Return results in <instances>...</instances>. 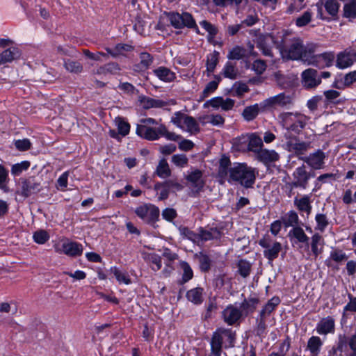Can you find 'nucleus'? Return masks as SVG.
<instances>
[{
    "mask_svg": "<svg viewBox=\"0 0 356 356\" xmlns=\"http://www.w3.org/2000/svg\"><path fill=\"white\" fill-rule=\"evenodd\" d=\"M280 124L286 130L282 140L284 149L299 154H304L311 148L310 143L303 142L296 137H292L291 133L299 134L306 127L310 118L299 112H284L278 116Z\"/></svg>",
    "mask_w": 356,
    "mask_h": 356,
    "instance_id": "obj_1",
    "label": "nucleus"
},
{
    "mask_svg": "<svg viewBox=\"0 0 356 356\" xmlns=\"http://www.w3.org/2000/svg\"><path fill=\"white\" fill-rule=\"evenodd\" d=\"M216 178L220 184L225 180L236 182L245 188H250L255 183L258 171L245 163H235L231 166L229 157H220L218 161Z\"/></svg>",
    "mask_w": 356,
    "mask_h": 356,
    "instance_id": "obj_2",
    "label": "nucleus"
},
{
    "mask_svg": "<svg viewBox=\"0 0 356 356\" xmlns=\"http://www.w3.org/2000/svg\"><path fill=\"white\" fill-rule=\"evenodd\" d=\"M136 132L138 136L147 140H156L161 137L172 141L180 138V136L168 131L164 124L152 118L141 119L140 124H137Z\"/></svg>",
    "mask_w": 356,
    "mask_h": 356,
    "instance_id": "obj_3",
    "label": "nucleus"
},
{
    "mask_svg": "<svg viewBox=\"0 0 356 356\" xmlns=\"http://www.w3.org/2000/svg\"><path fill=\"white\" fill-rule=\"evenodd\" d=\"M235 339V332L231 329L218 328L213 332L210 340L211 353L209 356H221L222 348L234 347Z\"/></svg>",
    "mask_w": 356,
    "mask_h": 356,
    "instance_id": "obj_4",
    "label": "nucleus"
},
{
    "mask_svg": "<svg viewBox=\"0 0 356 356\" xmlns=\"http://www.w3.org/2000/svg\"><path fill=\"white\" fill-rule=\"evenodd\" d=\"M317 17L325 21H330L338 16L340 4L337 0H319L316 3Z\"/></svg>",
    "mask_w": 356,
    "mask_h": 356,
    "instance_id": "obj_5",
    "label": "nucleus"
},
{
    "mask_svg": "<svg viewBox=\"0 0 356 356\" xmlns=\"http://www.w3.org/2000/svg\"><path fill=\"white\" fill-rule=\"evenodd\" d=\"M283 58L291 60H301L308 58L309 54L304 47L303 42L300 38H293L291 40L289 46L282 50Z\"/></svg>",
    "mask_w": 356,
    "mask_h": 356,
    "instance_id": "obj_6",
    "label": "nucleus"
},
{
    "mask_svg": "<svg viewBox=\"0 0 356 356\" xmlns=\"http://www.w3.org/2000/svg\"><path fill=\"white\" fill-rule=\"evenodd\" d=\"M244 143H248L246 151L257 154V156H278L274 151L264 149L262 139L257 133H252L242 138Z\"/></svg>",
    "mask_w": 356,
    "mask_h": 356,
    "instance_id": "obj_7",
    "label": "nucleus"
},
{
    "mask_svg": "<svg viewBox=\"0 0 356 356\" xmlns=\"http://www.w3.org/2000/svg\"><path fill=\"white\" fill-rule=\"evenodd\" d=\"M259 245L262 247L264 250V256L268 261H273L278 257L282 250V244L274 240L269 235H264L259 241Z\"/></svg>",
    "mask_w": 356,
    "mask_h": 356,
    "instance_id": "obj_8",
    "label": "nucleus"
},
{
    "mask_svg": "<svg viewBox=\"0 0 356 356\" xmlns=\"http://www.w3.org/2000/svg\"><path fill=\"white\" fill-rule=\"evenodd\" d=\"M168 18L172 26L176 29L184 27L197 28L196 22L192 15L187 12L179 13L170 12L168 14Z\"/></svg>",
    "mask_w": 356,
    "mask_h": 356,
    "instance_id": "obj_9",
    "label": "nucleus"
},
{
    "mask_svg": "<svg viewBox=\"0 0 356 356\" xmlns=\"http://www.w3.org/2000/svg\"><path fill=\"white\" fill-rule=\"evenodd\" d=\"M336 346L343 356H356V338L346 334L338 335Z\"/></svg>",
    "mask_w": 356,
    "mask_h": 356,
    "instance_id": "obj_10",
    "label": "nucleus"
},
{
    "mask_svg": "<svg viewBox=\"0 0 356 356\" xmlns=\"http://www.w3.org/2000/svg\"><path fill=\"white\" fill-rule=\"evenodd\" d=\"M334 58V54L331 51L316 55H311L309 53L308 58H304V63L321 69L332 66Z\"/></svg>",
    "mask_w": 356,
    "mask_h": 356,
    "instance_id": "obj_11",
    "label": "nucleus"
},
{
    "mask_svg": "<svg viewBox=\"0 0 356 356\" xmlns=\"http://www.w3.org/2000/svg\"><path fill=\"white\" fill-rule=\"evenodd\" d=\"M55 252L65 254L70 257L80 256L83 252V246L81 243L74 241H65L54 245Z\"/></svg>",
    "mask_w": 356,
    "mask_h": 356,
    "instance_id": "obj_12",
    "label": "nucleus"
},
{
    "mask_svg": "<svg viewBox=\"0 0 356 356\" xmlns=\"http://www.w3.org/2000/svg\"><path fill=\"white\" fill-rule=\"evenodd\" d=\"M136 214L147 222L156 221L159 216V209L151 204H144L138 207L135 210Z\"/></svg>",
    "mask_w": 356,
    "mask_h": 356,
    "instance_id": "obj_13",
    "label": "nucleus"
},
{
    "mask_svg": "<svg viewBox=\"0 0 356 356\" xmlns=\"http://www.w3.org/2000/svg\"><path fill=\"white\" fill-rule=\"evenodd\" d=\"M302 85L307 90H314L321 83L318 72L313 68H308L301 74Z\"/></svg>",
    "mask_w": 356,
    "mask_h": 356,
    "instance_id": "obj_14",
    "label": "nucleus"
},
{
    "mask_svg": "<svg viewBox=\"0 0 356 356\" xmlns=\"http://www.w3.org/2000/svg\"><path fill=\"white\" fill-rule=\"evenodd\" d=\"M292 104V97L284 92L270 97L263 101L260 106L262 108L284 107Z\"/></svg>",
    "mask_w": 356,
    "mask_h": 356,
    "instance_id": "obj_15",
    "label": "nucleus"
},
{
    "mask_svg": "<svg viewBox=\"0 0 356 356\" xmlns=\"http://www.w3.org/2000/svg\"><path fill=\"white\" fill-rule=\"evenodd\" d=\"M188 187L194 193H199L204 187L205 181L201 170L195 169L188 172L186 177Z\"/></svg>",
    "mask_w": 356,
    "mask_h": 356,
    "instance_id": "obj_16",
    "label": "nucleus"
},
{
    "mask_svg": "<svg viewBox=\"0 0 356 356\" xmlns=\"http://www.w3.org/2000/svg\"><path fill=\"white\" fill-rule=\"evenodd\" d=\"M21 195L25 197L40 191V181L35 177H30L21 181Z\"/></svg>",
    "mask_w": 356,
    "mask_h": 356,
    "instance_id": "obj_17",
    "label": "nucleus"
},
{
    "mask_svg": "<svg viewBox=\"0 0 356 356\" xmlns=\"http://www.w3.org/2000/svg\"><path fill=\"white\" fill-rule=\"evenodd\" d=\"M294 181L289 184L291 188H306L310 175L305 170V166L298 168L293 173Z\"/></svg>",
    "mask_w": 356,
    "mask_h": 356,
    "instance_id": "obj_18",
    "label": "nucleus"
},
{
    "mask_svg": "<svg viewBox=\"0 0 356 356\" xmlns=\"http://www.w3.org/2000/svg\"><path fill=\"white\" fill-rule=\"evenodd\" d=\"M241 316V310L232 305H228L222 312L224 321L229 325L235 324Z\"/></svg>",
    "mask_w": 356,
    "mask_h": 356,
    "instance_id": "obj_19",
    "label": "nucleus"
},
{
    "mask_svg": "<svg viewBox=\"0 0 356 356\" xmlns=\"http://www.w3.org/2000/svg\"><path fill=\"white\" fill-rule=\"evenodd\" d=\"M197 236L199 244L200 242L220 238L221 236V232L216 227L204 229L200 227L198 229Z\"/></svg>",
    "mask_w": 356,
    "mask_h": 356,
    "instance_id": "obj_20",
    "label": "nucleus"
},
{
    "mask_svg": "<svg viewBox=\"0 0 356 356\" xmlns=\"http://www.w3.org/2000/svg\"><path fill=\"white\" fill-rule=\"evenodd\" d=\"M316 330L317 333L321 335L334 333L335 330V323L334 318L331 316L323 318L316 325Z\"/></svg>",
    "mask_w": 356,
    "mask_h": 356,
    "instance_id": "obj_21",
    "label": "nucleus"
},
{
    "mask_svg": "<svg viewBox=\"0 0 356 356\" xmlns=\"http://www.w3.org/2000/svg\"><path fill=\"white\" fill-rule=\"evenodd\" d=\"M293 202L294 205L300 213H305L307 214V217L311 214L312 206L311 204L312 201L309 195H304L300 198L296 197Z\"/></svg>",
    "mask_w": 356,
    "mask_h": 356,
    "instance_id": "obj_22",
    "label": "nucleus"
},
{
    "mask_svg": "<svg viewBox=\"0 0 356 356\" xmlns=\"http://www.w3.org/2000/svg\"><path fill=\"white\" fill-rule=\"evenodd\" d=\"M170 102L172 104H175L172 100L166 102L160 99H154L149 97H143L140 98V104L145 109L163 108L169 105Z\"/></svg>",
    "mask_w": 356,
    "mask_h": 356,
    "instance_id": "obj_23",
    "label": "nucleus"
},
{
    "mask_svg": "<svg viewBox=\"0 0 356 356\" xmlns=\"http://www.w3.org/2000/svg\"><path fill=\"white\" fill-rule=\"evenodd\" d=\"M289 236L294 239L295 243H301L307 248L309 247V238L305 233L303 229L300 227H295L289 232Z\"/></svg>",
    "mask_w": 356,
    "mask_h": 356,
    "instance_id": "obj_24",
    "label": "nucleus"
},
{
    "mask_svg": "<svg viewBox=\"0 0 356 356\" xmlns=\"http://www.w3.org/2000/svg\"><path fill=\"white\" fill-rule=\"evenodd\" d=\"M140 63L134 65L135 72H140L147 70L153 63V57L147 52L140 54Z\"/></svg>",
    "mask_w": 356,
    "mask_h": 356,
    "instance_id": "obj_25",
    "label": "nucleus"
},
{
    "mask_svg": "<svg viewBox=\"0 0 356 356\" xmlns=\"http://www.w3.org/2000/svg\"><path fill=\"white\" fill-rule=\"evenodd\" d=\"M105 49L113 58H117L119 56L125 55L127 52L131 51L134 47L128 44L119 43L113 48L106 47Z\"/></svg>",
    "mask_w": 356,
    "mask_h": 356,
    "instance_id": "obj_26",
    "label": "nucleus"
},
{
    "mask_svg": "<svg viewBox=\"0 0 356 356\" xmlns=\"http://www.w3.org/2000/svg\"><path fill=\"white\" fill-rule=\"evenodd\" d=\"M154 74L164 82H172L176 79V74L168 67L161 66L153 71Z\"/></svg>",
    "mask_w": 356,
    "mask_h": 356,
    "instance_id": "obj_27",
    "label": "nucleus"
},
{
    "mask_svg": "<svg viewBox=\"0 0 356 356\" xmlns=\"http://www.w3.org/2000/svg\"><path fill=\"white\" fill-rule=\"evenodd\" d=\"M348 302L344 306L341 319V324H346L348 318V312L356 313V297L351 293L348 294Z\"/></svg>",
    "mask_w": 356,
    "mask_h": 356,
    "instance_id": "obj_28",
    "label": "nucleus"
},
{
    "mask_svg": "<svg viewBox=\"0 0 356 356\" xmlns=\"http://www.w3.org/2000/svg\"><path fill=\"white\" fill-rule=\"evenodd\" d=\"M204 289L202 287H196L187 291L186 298L194 305H201L204 301Z\"/></svg>",
    "mask_w": 356,
    "mask_h": 356,
    "instance_id": "obj_29",
    "label": "nucleus"
},
{
    "mask_svg": "<svg viewBox=\"0 0 356 356\" xmlns=\"http://www.w3.org/2000/svg\"><path fill=\"white\" fill-rule=\"evenodd\" d=\"M323 344V341L319 337L312 336L308 339L307 348L312 356H318Z\"/></svg>",
    "mask_w": 356,
    "mask_h": 356,
    "instance_id": "obj_30",
    "label": "nucleus"
},
{
    "mask_svg": "<svg viewBox=\"0 0 356 356\" xmlns=\"http://www.w3.org/2000/svg\"><path fill=\"white\" fill-rule=\"evenodd\" d=\"M109 273L113 275L119 284H124L126 285H129L131 283L129 273L125 270L120 269L118 267H111L109 269Z\"/></svg>",
    "mask_w": 356,
    "mask_h": 356,
    "instance_id": "obj_31",
    "label": "nucleus"
},
{
    "mask_svg": "<svg viewBox=\"0 0 356 356\" xmlns=\"http://www.w3.org/2000/svg\"><path fill=\"white\" fill-rule=\"evenodd\" d=\"M18 49L15 47L8 48L4 50L0 54V65H4L8 63H11L13 60L19 57Z\"/></svg>",
    "mask_w": 356,
    "mask_h": 356,
    "instance_id": "obj_32",
    "label": "nucleus"
},
{
    "mask_svg": "<svg viewBox=\"0 0 356 356\" xmlns=\"http://www.w3.org/2000/svg\"><path fill=\"white\" fill-rule=\"evenodd\" d=\"M316 226L314 229L323 233L330 224V220L326 213H317L315 216Z\"/></svg>",
    "mask_w": 356,
    "mask_h": 356,
    "instance_id": "obj_33",
    "label": "nucleus"
},
{
    "mask_svg": "<svg viewBox=\"0 0 356 356\" xmlns=\"http://www.w3.org/2000/svg\"><path fill=\"white\" fill-rule=\"evenodd\" d=\"M343 17L352 21L356 19V0H350L343 6Z\"/></svg>",
    "mask_w": 356,
    "mask_h": 356,
    "instance_id": "obj_34",
    "label": "nucleus"
},
{
    "mask_svg": "<svg viewBox=\"0 0 356 356\" xmlns=\"http://www.w3.org/2000/svg\"><path fill=\"white\" fill-rule=\"evenodd\" d=\"M191 116L181 112H175L171 118L170 122L176 127L184 130L186 127L187 122L189 120Z\"/></svg>",
    "mask_w": 356,
    "mask_h": 356,
    "instance_id": "obj_35",
    "label": "nucleus"
},
{
    "mask_svg": "<svg viewBox=\"0 0 356 356\" xmlns=\"http://www.w3.org/2000/svg\"><path fill=\"white\" fill-rule=\"evenodd\" d=\"M353 63L350 54L341 52L337 56L336 66L339 69H344L350 67Z\"/></svg>",
    "mask_w": 356,
    "mask_h": 356,
    "instance_id": "obj_36",
    "label": "nucleus"
},
{
    "mask_svg": "<svg viewBox=\"0 0 356 356\" xmlns=\"http://www.w3.org/2000/svg\"><path fill=\"white\" fill-rule=\"evenodd\" d=\"M324 239L319 233H315L311 238V250L315 257H318L322 252V248L318 246L323 245Z\"/></svg>",
    "mask_w": 356,
    "mask_h": 356,
    "instance_id": "obj_37",
    "label": "nucleus"
},
{
    "mask_svg": "<svg viewBox=\"0 0 356 356\" xmlns=\"http://www.w3.org/2000/svg\"><path fill=\"white\" fill-rule=\"evenodd\" d=\"M260 111V106L258 104L246 106L242 112V116L245 120L250 122L254 120Z\"/></svg>",
    "mask_w": 356,
    "mask_h": 356,
    "instance_id": "obj_38",
    "label": "nucleus"
},
{
    "mask_svg": "<svg viewBox=\"0 0 356 356\" xmlns=\"http://www.w3.org/2000/svg\"><path fill=\"white\" fill-rule=\"evenodd\" d=\"M177 229L182 239H188L194 243L198 244L197 233L194 232L186 226L180 225L177 227Z\"/></svg>",
    "mask_w": 356,
    "mask_h": 356,
    "instance_id": "obj_39",
    "label": "nucleus"
},
{
    "mask_svg": "<svg viewBox=\"0 0 356 356\" xmlns=\"http://www.w3.org/2000/svg\"><path fill=\"white\" fill-rule=\"evenodd\" d=\"M280 303V300L278 297L274 296L268 301L264 307L260 312V317H266L275 309V307Z\"/></svg>",
    "mask_w": 356,
    "mask_h": 356,
    "instance_id": "obj_40",
    "label": "nucleus"
},
{
    "mask_svg": "<svg viewBox=\"0 0 356 356\" xmlns=\"http://www.w3.org/2000/svg\"><path fill=\"white\" fill-rule=\"evenodd\" d=\"M179 266L183 270L181 280H180V284H183L188 282L193 278V271L189 264L185 261H181L179 262Z\"/></svg>",
    "mask_w": 356,
    "mask_h": 356,
    "instance_id": "obj_41",
    "label": "nucleus"
},
{
    "mask_svg": "<svg viewBox=\"0 0 356 356\" xmlns=\"http://www.w3.org/2000/svg\"><path fill=\"white\" fill-rule=\"evenodd\" d=\"M249 91V88L246 83L236 82L230 90V95L233 97H242L245 93Z\"/></svg>",
    "mask_w": 356,
    "mask_h": 356,
    "instance_id": "obj_42",
    "label": "nucleus"
},
{
    "mask_svg": "<svg viewBox=\"0 0 356 356\" xmlns=\"http://www.w3.org/2000/svg\"><path fill=\"white\" fill-rule=\"evenodd\" d=\"M63 65L65 70L70 73L79 74L81 73L83 70L82 64L76 60L70 59L65 60Z\"/></svg>",
    "mask_w": 356,
    "mask_h": 356,
    "instance_id": "obj_43",
    "label": "nucleus"
},
{
    "mask_svg": "<svg viewBox=\"0 0 356 356\" xmlns=\"http://www.w3.org/2000/svg\"><path fill=\"white\" fill-rule=\"evenodd\" d=\"M219 52L214 51L213 53L209 54L207 56V71L209 74L213 72L215 68L218 63Z\"/></svg>",
    "mask_w": 356,
    "mask_h": 356,
    "instance_id": "obj_44",
    "label": "nucleus"
},
{
    "mask_svg": "<svg viewBox=\"0 0 356 356\" xmlns=\"http://www.w3.org/2000/svg\"><path fill=\"white\" fill-rule=\"evenodd\" d=\"M247 55V51L245 48L236 46L229 50L227 58L229 60H240Z\"/></svg>",
    "mask_w": 356,
    "mask_h": 356,
    "instance_id": "obj_45",
    "label": "nucleus"
},
{
    "mask_svg": "<svg viewBox=\"0 0 356 356\" xmlns=\"http://www.w3.org/2000/svg\"><path fill=\"white\" fill-rule=\"evenodd\" d=\"M222 74L226 78L235 79L238 76V72L234 64L231 62H227L222 69Z\"/></svg>",
    "mask_w": 356,
    "mask_h": 356,
    "instance_id": "obj_46",
    "label": "nucleus"
},
{
    "mask_svg": "<svg viewBox=\"0 0 356 356\" xmlns=\"http://www.w3.org/2000/svg\"><path fill=\"white\" fill-rule=\"evenodd\" d=\"M116 126L118 127V134L122 136H125L129 134L130 131V124L125 121L122 118H116L115 120Z\"/></svg>",
    "mask_w": 356,
    "mask_h": 356,
    "instance_id": "obj_47",
    "label": "nucleus"
},
{
    "mask_svg": "<svg viewBox=\"0 0 356 356\" xmlns=\"http://www.w3.org/2000/svg\"><path fill=\"white\" fill-rule=\"evenodd\" d=\"M283 220L286 227H293V228L295 227H298V216L294 211H289Z\"/></svg>",
    "mask_w": 356,
    "mask_h": 356,
    "instance_id": "obj_48",
    "label": "nucleus"
},
{
    "mask_svg": "<svg viewBox=\"0 0 356 356\" xmlns=\"http://www.w3.org/2000/svg\"><path fill=\"white\" fill-rule=\"evenodd\" d=\"M156 175L161 178H166L170 175V170L167 161L163 159L156 168Z\"/></svg>",
    "mask_w": 356,
    "mask_h": 356,
    "instance_id": "obj_49",
    "label": "nucleus"
},
{
    "mask_svg": "<svg viewBox=\"0 0 356 356\" xmlns=\"http://www.w3.org/2000/svg\"><path fill=\"white\" fill-rule=\"evenodd\" d=\"M323 95L327 104H337L341 102L339 100L341 93L337 90H327L323 92Z\"/></svg>",
    "mask_w": 356,
    "mask_h": 356,
    "instance_id": "obj_50",
    "label": "nucleus"
},
{
    "mask_svg": "<svg viewBox=\"0 0 356 356\" xmlns=\"http://www.w3.org/2000/svg\"><path fill=\"white\" fill-rule=\"evenodd\" d=\"M200 120L202 123H211L215 126H222L224 124L225 119L220 115H210L204 116Z\"/></svg>",
    "mask_w": 356,
    "mask_h": 356,
    "instance_id": "obj_51",
    "label": "nucleus"
},
{
    "mask_svg": "<svg viewBox=\"0 0 356 356\" xmlns=\"http://www.w3.org/2000/svg\"><path fill=\"white\" fill-rule=\"evenodd\" d=\"M237 267L238 273L243 277H247L249 276L251 272V264L249 261L241 259L238 262Z\"/></svg>",
    "mask_w": 356,
    "mask_h": 356,
    "instance_id": "obj_52",
    "label": "nucleus"
},
{
    "mask_svg": "<svg viewBox=\"0 0 356 356\" xmlns=\"http://www.w3.org/2000/svg\"><path fill=\"white\" fill-rule=\"evenodd\" d=\"M83 54L88 58L96 60V61H103L106 60L108 58V54H106L101 51H97L96 53H92L88 49H83Z\"/></svg>",
    "mask_w": 356,
    "mask_h": 356,
    "instance_id": "obj_53",
    "label": "nucleus"
},
{
    "mask_svg": "<svg viewBox=\"0 0 356 356\" xmlns=\"http://www.w3.org/2000/svg\"><path fill=\"white\" fill-rule=\"evenodd\" d=\"M304 162L314 169H321L324 166V157H302Z\"/></svg>",
    "mask_w": 356,
    "mask_h": 356,
    "instance_id": "obj_54",
    "label": "nucleus"
},
{
    "mask_svg": "<svg viewBox=\"0 0 356 356\" xmlns=\"http://www.w3.org/2000/svg\"><path fill=\"white\" fill-rule=\"evenodd\" d=\"M259 302V300L256 298H250L248 300H245L242 303L241 307L243 310H244L246 313H252Z\"/></svg>",
    "mask_w": 356,
    "mask_h": 356,
    "instance_id": "obj_55",
    "label": "nucleus"
},
{
    "mask_svg": "<svg viewBox=\"0 0 356 356\" xmlns=\"http://www.w3.org/2000/svg\"><path fill=\"white\" fill-rule=\"evenodd\" d=\"M312 12L311 10H306L300 17L296 19V25L298 27H303L307 25L312 19Z\"/></svg>",
    "mask_w": 356,
    "mask_h": 356,
    "instance_id": "obj_56",
    "label": "nucleus"
},
{
    "mask_svg": "<svg viewBox=\"0 0 356 356\" xmlns=\"http://www.w3.org/2000/svg\"><path fill=\"white\" fill-rule=\"evenodd\" d=\"M183 131H187L191 134H197L200 131V128L196 120L191 116Z\"/></svg>",
    "mask_w": 356,
    "mask_h": 356,
    "instance_id": "obj_57",
    "label": "nucleus"
},
{
    "mask_svg": "<svg viewBox=\"0 0 356 356\" xmlns=\"http://www.w3.org/2000/svg\"><path fill=\"white\" fill-rule=\"evenodd\" d=\"M200 26L205 29L208 32V38L209 40H211L214 38V37L218 33L217 28L207 20H203L200 22Z\"/></svg>",
    "mask_w": 356,
    "mask_h": 356,
    "instance_id": "obj_58",
    "label": "nucleus"
},
{
    "mask_svg": "<svg viewBox=\"0 0 356 356\" xmlns=\"http://www.w3.org/2000/svg\"><path fill=\"white\" fill-rule=\"evenodd\" d=\"M29 167L30 162L28 161H24L21 163H15L12 166L11 173L14 176H19L22 172L28 170Z\"/></svg>",
    "mask_w": 356,
    "mask_h": 356,
    "instance_id": "obj_59",
    "label": "nucleus"
},
{
    "mask_svg": "<svg viewBox=\"0 0 356 356\" xmlns=\"http://www.w3.org/2000/svg\"><path fill=\"white\" fill-rule=\"evenodd\" d=\"M33 238L38 244H44L49 239V235L47 231L40 229L33 233Z\"/></svg>",
    "mask_w": 356,
    "mask_h": 356,
    "instance_id": "obj_60",
    "label": "nucleus"
},
{
    "mask_svg": "<svg viewBox=\"0 0 356 356\" xmlns=\"http://www.w3.org/2000/svg\"><path fill=\"white\" fill-rule=\"evenodd\" d=\"M200 268L202 271L207 272L211 268V260L207 254L200 253L199 256Z\"/></svg>",
    "mask_w": 356,
    "mask_h": 356,
    "instance_id": "obj_61",
    "label": "nucleus"
},
{
    "mask_svg": "<svg viewBox=\"0 0 356 356\" xmlns=\"http://www.w3.org/2000/svg\"><path fill=\"white\" fill-rule=\"evenodd\" d=\"M14 145L17 150L23 152L30 149L32 143L29 139L24 138L22 140H15L14 141Z\"/></svg>",
    "mask_w": 356,
    "mask_h": 356,
    "instance_id": "obj_62",
    "label": "nucleus"
},
{
    "mask_svg": "<svg viewBox=\"0 0 356 356\" xmlns=\"http://www.w3.org/2000/svg\"><path fill=\"white\" fill-rule=\"evenodd\" d=\"M8 172L2 165H0V189L4 191H7V184L8 182Z\"/></svg>",
    "mask_w": 356,
    "mask_h": 356,
    "instance_id": "obj_63",
    "label": "nucleus"
},
{
    "mask_svg": "<svg viewBox=\"0 0 356 356\" xmlns=\"http://www.w3.org/2000/svg\"><path fill=\"white\" fill-rule=\"evenodd\" d=\"M266 69V64L264 60H256L253 62L252 70L255 72L257 74H261Z\"/></svg>",
    "mask_w": 356,
    "mask_h": 356,
    "instance_id": "obj_64",
    "label": "nucleus"
}]
</instances>
